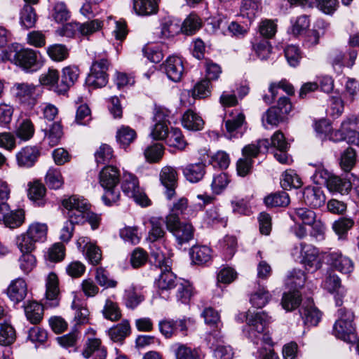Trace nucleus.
Wrapping results in <instances>:
<instances>
[{
  "mask_svg": "<svg viewBox=\"0 0 359 359\" xmlns=\"http://www.w3.org/2000/svg\"><path fill=\"white\" fill-rule=\"evenodd\" d=\"M175 346L174 351L176 359H201L196 349L180 344H176Z\"/></svg>",
  "mask_w": 359,
  "mask_h": 359,
  "instance_id": "64",
  "label": "nucleus"
},
{
  "mask_svg": "<svg viewBox=\"0 0 359 359\" xmlns=\"http://www.w3.org/2000/svg\"><path fill=\"white\" fill-rule=\"evenodd\" d=\"M41 88L32 85L26 86L24 88V107L26 106L28 109H31L36 103Z\"/></svg>",
  "mask_w": 359,
  "mask_h": 359,
  "instance_id": "52",
  "label": "nucleus"
},
{
  "mask_svg": "<svg viewBox=\"0 0 359 359\" xmlns=\"http://www.w3.org/2000/svg\"><path fill=\"white\" fill-rule=\"evenodd\" d=\"M302 301L300 292L294 290L289 292L284 293L281 300L283 308L287 311H290L297 308Z\"/></svg>",
  "mask_w": 359,
  "mask_h": 359,
  "instance_id": "42",
  "label": "nucleus"
},
{
  "mask_svg": "<svg viewBox=\"0 0 359 359\" xmlns=\"http://www.w3.org/2000/svg\"><path fill=\"white\" fill-rule=\"evenodd\" d=\"M59 72L55 69H49L39 78V82L43 86H47L55 93V88L60 86L58 83Z\"/></svg>",
  "mask_w": 359,
  "mask_h": 359,
  "instance_id": "60",
  "label": "nucleus"
},
{
  "mask_svg": "<svg viewBox=\"0 0 359 359\" xmlns=\"http://www.w3.org/2000/svg\"><path fill=\"white\" fill-rule=\"evenodd\" d=\"M102 313L105 318L111 321L118 320L121 317V312L117 303L109 299L106 300Z\"/></svg>",
  "mask_w": 359,
  "mask_h": 359,
  "instance_id": "63",
  "label": "nucleus"
},
{
  "mask_svg": "<svg viewBox=\"0 0 359 359\" xmlns=\"http://www.w3.org/2000/svg\"><path fill=\"white\" fill-rule=\"evenodd\" d=\"M82 355L86 358L93 357V359H105L106 349L101 346V341L98 338L88 337Z\"/></svg>",
  "mask_w": 359,
  "mask_h": 359,
  "instance_id": "17",
  "label": "nucleus"
},
{
  "mask_svg": "<svg viewBox=\"0 0 359 359\" xmlns=\"http://www.w3.org/2000/svg\"><path fill=\"white\" fill-rule=\"evenodd\" d=\"M46 259L51 262H61L65 257V247L63 243H55L47 251Z\"/></svg>",
  "mask_w": 359,
  "mask_h": 359,
  "instance_id": "55",
  "label": "nucleus"
},
{
  "mask_svg": "<svg viewBox=\"0 0 359 359\" xmlns=\"http://www.w3.org/2000/svg\"><path fill=\"white\" fill-rule=\"evenodd\" d=\"M137 137L135 130L127 126H121L116 132V138L121 147L125 148Z\"/></svg>",
  "mask_w": 359,
  "mask_h": 359,
  "instance_id": "36",
  "label": "nucleus"
},
{
  "mask_svg": "<svg viewBox=\"0 0 359 359\" xmlns=\"http://www.w3.org/2000/svg\"><path fill=\"white\" fill-rule=\"evenodd\" d=\"M45 192L46 188L40 182H34L29 185L27 196L31 201L41 205L43 204L42 199L45 195Z\"/></svg>",
  "mask_w": 359,
  "mask_h": 359,
  "instance_id": "58",
  "label": "nucleus"
},
{
  "mask_svg": "<svg viewBox=\"0 0 359 359\" xmlns=\"http://www.w3.org/2000/svg\"><path fill=\"white\" fill-rule=\"evenodd\" d=\"M267 207H286L290 203L289 195L284 191L271 194L264 198Z\"/></svg>",
  "mask_w": 359,
  "mask_h": 359,
  "instance_id": "44",
  "label": "nucleus"
},
{
  "mask_svg": "<svg viewBox=\"0 0 359 359\" xmlns=\"http://www.w3.org/2000/svg\"><path fill=\"white\" fill-rule=\"evenodd\" d=\"M201 18L196 13L189 14L182 25V32L186 34H194L201 27Z\"/></svg>",
  "mask_w": 359,
  "mask_h": 359,
  "instance_id": "49",
  "label": "nucleus"
},
{
  "mask_svg": "<svg viewBox=\"0 0 359 359\" xmlns=\"http://www.w3.org/2000/svg\"><path fill=\"white\" fill-rule=\"evenodd\" d=\"M50 16L57 23L67 21L71 16L69 10L63 1H54L51 5Z\"/></svg>",
  "mask_w": 359,
  "mask_h": 359,
  "instance_id": "29",
  "label": "nucleus"
},
{
  "mask_svg": "<svg viewBox=\"0 0 359 359\" xmlns=\"http://www.w3.org/2000/svg\"><path fill=\"white\" fill-rule=\"evenodd\" d=\"M353 313L346 309L338 310V319L333 326V334L345 341L352 342L356 339L353 324Z\"/></svg>",
  "mask_w": 359,
  "mask_h": 359,
  "instance_id": "3",
  "label": "nucleus"
},
{
  "mask_svg": "<svg viewBox=\"0 0 359 359\" xmlns=\"http://www.w3.org/2000/svg\"><path fill=\"white\" fill-rule=\"evenodd\" d=\"M322 287L330 293L333 294L337 292V294H340L341 297L344 294L341 287V279L333 272H330L327 274L325 280L322 283Z\"/></svg>",
  "mask_w": 359,
  "mask_h": 359,
  "instance_id": "34",
  "label": "nucleus"
},
{
  "mask_svg": "<svg viewBox=\"0 0 359 359\" xmlns=\"http://www.w3.org/2000/svg\"><path fill=\"white\" fill-rule=\"evenodd\" d=\"M110 339L115 342L122 341L130 332V327L128 320H123L121 323L109 330Z\"/></svg>",
  "mask_w": 359,
  "mask_h": 359,
  "instance_id": "37",
  "label": "nucleus"
},
{
  "mask_svg": "<svg viewBox=\"0 0 359 359\" xmlns=\"http://www.w3.org/2000/svg\"><path fill=\"white\" fill-rule=\"evenodd\" d=\"M77 248L86 252V256L93 264H97L101 259L102 254L99 248L90 242L88 237H80L76 241Z\"/></svg>",
  "mask_w": 359,
  "mask_h": 359,
  "instance_id": "16",
  "label": "nucleus"
},
{
  "mask_svg": "<svg viewBox=\"0 0 359 359\" xmlns=\"http://www.w3.org/2000/svg\"><path fill=\"white\" fill-rule=\"evenodd\" d=\"M151 256L155 264L161 269L170 266L171 264L170 252L165 246H158L154 244L151 246Z\"/></svg>",
  "mask_w": 359,
  "mask_h": 359,
  "instance_id": "25",
  "label": "nucleus"
},
{
  "mask_svg": "<svg viewBox=\"0 0 359 359\" xmlns=\"http://www.w3.org/2000/svg\"><path fill=\"white\" fill-rule=\"evenodd\" d=\"M62 136V128L58 122H55L45 133V140L50 147L56 146Z\"/></svg>",
  "mask_w": 359,
  "mask_h": 359,
  "instance_id": "50",
  "label": "nucleus"
},
{
  "mask_svg": "<svg viewBox=\"0 0 359 359\" xmlns=\"http://www.w3.org/2000/svg\"><path fill=\"white\" fill-rule=\"evenodd\" d=\"M182 123L184 128L194 131L201 130L204 125L202 118L191 110H188L184 114Z\"/></svg>",
  "mask_w": 359,
  "mask_h": 359,
  "instance_id": "30",
  "label": "nucleus"
},
{
  "mask_svg": "<svg viewBox=\"0 0 359 359\" xmlns=\"http://www.w3.org/2000/svg\"><path fill=\"white\" fill-rule=\"evenodd\" d=\"M271 294L264 287L259 288L254 292L250 298V302L252 306L255 308H262L268 304L271 299Z\"/></svg>",
  "mask_w": 359,
  "mask_h": 359,
  "instance_id": "46",
  "label": "nucleus"
},
{
  "mask_svg": "<svg viewBox=\"0 0 359 359\" xmlns=\"http://www.w3.org/2000/svg\"><path fill=\"white\" fill-rule=\"evenodd\" d=\"M281 187L285 189H291V188H299L302 182L301 181L300 177L296 174V172L292 170H286L282 175V179L280 180Z\"/></svg>",
  "mask_w": 359,
  "mask_h": 359,
  "instance_id": "47",
  "label": "nucleus"
},
{
  "mask_svg": "<svg viewBox=\"0 0 359 359\" xmlns=\"http://www.w3.org/2000/svg\"><path fill=\"white\" fill-rule=\"evenodd\" d=\"M247 323L246 334L255 347L273 346L270 337L264 333L266 327L271 323L272 318L266 312H248L245 316Z\"/></svg>",
  "mask_w": 359,
  "mask_h": 359,
  "instance_id": "1",
  "label": "nucleus"
},
{
  "mask_svg": "<svg viewBox=\"0 0 359 359\" xmlns=\"http://www.w3.org/2000/svg\"><path fill=\"white\" fill-rule=\"evenodd\" d=\"M341 126L348 141L359 144V120L354 116L348 117L341 123Z\"/></svg>",
  "mask_w": 359,
  "mask_h": 359,
  "instance_id": "21",
  "label": "nucleus"
},
{
  "mask_svg": "<svg viewBox=\"0 0 359 359\" xmlns=\"http://www.w3.org/2000/svg\"><path fill=\"white\" fill-rule=\"evenodd\" d=\"M205 220L208 224H220L224 226L227 222V217L220 208L212 207L206 211Z\"/></svg>",
  "mask_w": 359,
  "mask_h": 359,
  "instance_id": "45",
  "label": "nucleus"
},
{
  "mask_svg": "<svg viewBox=\"0 0 359 359\" xmlns=\"http://www.w3.org/2000/svg\"><path fill=\"white\" fill-rule=\"evenodd\" d=\"M179 215H182L187 218L194 217L196 215L191 207L189 206L188 200L186 198H180L173 203L169 214L165 217V222H168L170 216L180 218Z\"/></svg>",
  "mask_w": 359,
  "mask_h": 359,
  "instance_id": "24",
  "label": "nucleus"
},
{
  "mask_svg": "<svg viewBox=\"0 0 359 359\" xmlns=\"http://www.w3.org/2000/svg\"><path fill=\"white\" fill-rule=\"evenodd\" d=\"M47 233V224L37 222L30 224L26 233H24V244L27 247V251L34 252L36 243H42L46 240Z\"/></svg>",
  "mask_w": 359,
  "mask_h": 359,
  "instance_id": "10",
  "label": "nucleus"
},
{
  "mask_svg": "<svg viewBox=\"0 0 359 359\" xmlns=\"http://www.w3.org/2000/svg\"><path fill=\"white\" fill-rule=\"evenodd\" d=\"M161 273L156 280V285L161 291H168L175 287L179 280L173 272L170 266L161 269Z\"/></svg>",
  "mask_w": 359,
  "mask_h": 359,
  "instance_id": "22",
  "label": "nucleus"
},
{
  "mask_svg": "<svg viewBox=\"0 0 359 359\" xmlns=\"http://www.w3.org/2000/svg\"><path fill=\"white\" fill-rule=\"evenodd\" d=\"M79 76V69L76 66H68L62 69V79L60 86L55 88L58 95L65 94L73 86Z\"/></svg>",
  "mask_w": 359,
  "mask_h": 359,
  "instance_id": "15",
  "label": "nucleus"
},
{
  "mask_svg": "<svg viewBox=\"0 0 359 359\" xmlns=\"http://www.w3.org/2000/svg\"><path fill=\"white\" fill-rule=\"evenodd\" d=\"M327 187L330 191L346 194L350 191L351 184L348 180L341 179L335 175H332L327 182Z\"/></svg>",
  "mask_w": 359,
  "mask_h": 359,
  "instance_id": "35",
  "label": "nucleus"
},
{
  "mask_svg": "<svg viewBox=\"0 0 359 359\" xmlns=\"http://www.w3.org/2000/svg\"><path fill=\"white\" fill-rule=\"evenodd\" d=\"M260 8V2L258 0L256 1H243L239 13L237 16L241 17L244 20L243 24L250 25L256 18L257 13H258Z\"/></svg>",
  "mask_w": 359,
  "mask_h": 359,
  "instance_id": "19",
  "label": "nucleus"
},
{
  "mask_svg": "<svg viewBox=\"0 0 359 359\" xmlns=\"http://www.w3.org/2000/svg\"><path fill=\"white\" fill-rule=\"evenodd\" d=\"M322 258L332 269L340 273L348 274L354 269L353 261L346 255H344L339 250L324 252L321 253Z\"/></svg>",
  "mask_w": 359,
  "mask_h": 359,
  "instance_id": "8",
  "label": "nucleus"
},
{
  "mask_svg": "<svg viewBox=\"0 0 359 359\" xmlns=\"http://www.w3.org/2000/svg\"><path fill=\"white\" fill-rule=\"evenodd\" d=\"M269 149V140L268 139L259 140L256 143L245 146L242 153L244 157L251 158L256 157L259 152L267 151Z\"/></svg>",
  "mask_w": 359,
  "mask_h": 359,
  "instance_id": "33",
  "label": "nucleus"
},
{
  "mask_svg": "<svg viewBox=\"0 0 359 359\" xmlns=\"http://www.w3.org/2000/svg\"><path fill=\"white\" fill-rule=\"evenodd\" d=\"M43 65L39 52L24 49V72L32 73L39 70Z\"/></svg>",
  "mask_w": 359,
  "mask_h": 359,
  "instance_id": "20",
  "label": "nucleus"
},
{
  "mask_svg": "<svg viewBox=\"0 0 359 359\" xmlns=\"http://www.w3.org/2000/svg\"><path fill=\"white\" fill-rule=\"evenodd\" d=\"M46 183L53 189H58L63 185L64 180L59 169L50 168L46 175Z\"/></svg>",
  "mask_w": 359,
  "mask_h": 359,
  "instance_id": "51",
  "label": "nucleus"
},
{
  "mask_svg": "<svg viewBox=\"0 0 359 359\" xmlns=\"http://www.w3.org/2000/svg\"><path fill=\"white\" fill-rule=\"evenodd\" d=\"M99 183L104 193L102 196L104 203L111 205L118 201L120 191L118 184L120 182L119 170L113 165L104 167L99 173Z\"/></svg>",
  "mask_w": 359,
  "mask_h": 359,
  "instance_id": "2",
  "label": "nucleus"
},
{
  "mask_svg": "<svg viewBox=\"0 0 359 359\" xmlns=\"http://www.w3.org/2000/svg\"><path fill=\"white\" fill-rule=\"evenodd\" d=\"M211 83L209 80L203 79L198 82L191 91L193 100L203 99L210 96Z\"/></svg>",
  "mask_w": 359,
  "mask_h": 359,
  "instance_id": "57",
  "label": "nucleus"
},
{
  "mask_svg": "<svg viewBox=\"0 0 359 359\" xmlns=\"http://www.w3.org/2000/svg\"><path fill=\"white\" fill-rule=\"evenodd\" d=\"M166 143L169 147L184 150L187 144L180 129L173 128L168 132Z\"/></svg>",
  "mask_w": 359,
  "mask_h": 359,
  "instance_id": "39",
  "label": "nucleus"
},
{
  "mask_svg": "<svg viewBox=\"0 0 359 359\" xmlns=\"http://www.w3.org/2000/svg\"><path fill=\"white\" fill-rule=\"evenodd\" d=\"M300 313L304 324L307 325H316L321 318L320 311L311 303L303 306L300 310Z\"/></svg>",
  "mask_w": 359,
  "mask_h": 359,
  "instance_id": "31",
  "label": "nucleus"
},
{
  "mask_svg": "<svg viewBox=\"0 0 359 359\" xmlns=\"http://www.w3.org/2000/svg\"><path fill=\"white\" fill-rule=\"evenodd\" d=\"M44 305L37 302H29L24 306V313L27 320L33 325H38L43 319Z\"/></svg>",
  "mask_w": 359,
  "mask_h": 359,
  "instance_id": "26",
  "label": "nucleus"
},
{
  "mask_svg": "<svg viewBox=\"0 0 359 359\" xmlns=\"http://www.w3.org/2000/svg\"><path fill=\"white\" fill-rule=\"evenodd\" d=\"M151 229L149 231L147 239L154 243L155 241L163 238L165 234V231L163 229V221L161 218L152 217L149 220Z\"/></svg>",
  "mask_w": 359,
  "mask_h": 359,
  "instance_id": "38",
  "label": "nucleus"
},
{
  "mask_svg": "<svg viewBox=\"0 0 359 359\" xmlns=\"http://www.w3.org/2000/svg\"><path fill=\"white\" fill-rule=\"evenodd\" d=\"M164 148L162 144L156 143L148 146L144 151L147 161L149 163H157L163 157Z\"/></svg>",
  "mask_w": 359,
  "mask_h": 359,
  "instance_id": "54",
  "label": "nucleus"
},
{
  "mask_svg": "<svg viewBox=\"0 0 359 359\" xmlns=\"http://www.w3.org/2000/svg\"><path fill=\"white\" fill-rule=\"evenodd\" d=\"M48 56L54 61L60 62L69 55L67 48L62 44H53L47 48Z\"/></svg>",
  "mask_w": 359,
  "mask_h": 359,
  "instance_id": "62",
  "label": "nucleus"
},
{
  "mask_svg": "<svg viewBox=\"0 0 359 359\" xmlns=\"http://www.w3.org/2000/svg\"><path fill=\"white\" fill-rule=\"evenodd\" d=\"M62 205L67 210V217L76 223H84L85 213L89 210L87 201L81 196H72L62 201Z\"/></svg>",
  "mask_w": 359,
  "mask_h": 359,
  "instance_id": "6",
  "label": "nucleus"
},
{
  "mask_svg": "<svg viewBox=\"0 0 359 359\" xmlns=\"http://www.w3.org/2000/svg\"><path fill=\"white\" fill-rule=\"evenodd\" d=\"M123 298L126 306L131 309L136 308L144 299V295L137 291L134 285H130L125 290Z\"/></svg>",
  "mask_w": 359,
  "mask_h": 359,
  "instance_id": "40",
  "label": "nucleus"
},
{
  "mask_svg": "<svg viewBox=\"0 0 359 359\" xmlns=\"http://www.w3.org/2000/svg\"><path fill=\"white\" fill-rule=\"evenodd\" d=\"M60 304L59 280L56 273H50L46 279L44 306L46 309L56 308Z\"/></svg>",
  "mask_w": 359,
  "mask_h": 359,
  "instance_id": "11",
  "label": "nucleus"
},
{
  "mask_svg": "<svg viewBox=\"0 0 359 359\" xmlns=\"http://www.w3.org/2000/svg\"><path fill=\"white\" fill-rule=\"evenodd\" d=\"M177 287V298L178 301L182 303H187L189 302L193 295V287L189 282L182 280H180L176 285Z\"/></svg>",
  "mask_w": 359,
  "mask_h": 359,
  "instance_id": "56",
  "label": "nucleus"
},
{
  "mask_svg": "<svg viewBox=\"0 0 359 359\" xmlns=\"http://www.w3.org/2000/svg\"><path fill=\"white\" fill-rule=\"evenodd\" d=\"M163 66L169 79L174 82H178L182 79L184 67L181 57L177 55L169 56L165 61Z\"/></svg>",
  "mask_w": 359,
  "mask_h": 359,
  "instance_id": "12",
  "label": "nucleus"
},
{
  "mask_svg": "<svg viewBox=\"0 0 359 359\" xmlns=\"http://www.w3.org/2000/svg\"><path fill=\"white\" fill-rule=\"evenodd\" d=\"M103 21L100 19H94L79 24V32L84 36H88L102 29Z\"/></svg>",
  "mask_w": 359,
  "mask_h": 359,
  "instance_id": "53",
  "label": "nucleus"
},
{
  "mask_svg": "<svg viewBox=\"0 0 359 359\" xmlns=\"http://www.w3.org/2000/svg\"><path fill=\"white\" fill-rule=\"evenodd\" d=\"M6 60L17 66L22 67V44L20 43H12L4 53Z\"/></svg>",
  "mask_w": 359,
  "mask_h": 359,
  "instance_id": "32",
  "label": "nucleus"
},
{
  "mask_svg": "<svg viewBox=\"0 0 359 359\" xmlns=\"http://www.w3.org/2000/svg\"><path fill=\"white\" fill-rule=\"evenodd\" d=\"M299 253L301 256V263L306 269L315 271L322 267L323 261L319 257L320 252L318 249L315 246L301 243L299 246H294L292 251L293 256Z\"/></svg>",
  "mask_w": 359,
  "mask_h": 359,
  "instance_id": "5",
  "label": "nucleus"
},
{
  "mask_svg": "<svg viewBox=\"0 0 359 359\" xmlns=\"http://www.w3.org/2000/svg\"><path fill=\"white\" fill-rule=\"evenodd\" d=\"M9 299L14 304H18L22 300V279L16 278L11 282L6 290Z\"/></svg>",
  "mask_w": 359,
  "mask_h": 359,
  "instance_id": "43",
  "label": "nucleus"
},
{
  "mask_svg": "<svg viewBox=\"0 0 359 359\" xmlns=\"http://www.w3.org/2000/svg\"><path fill=\"white\" fill-rule=\"evenodd\" d=\"M245 122V116L241 112H237L236 116L225 121V126L228 133V138L231 139L236 137L237 130L242 126Z\"/></svg>",
  "mask_w": 359,
  "mask_h": 359,
  "instance_id": "48",
  "label": "nucleus"
},
{
  "mask_svg": "<svg viewBox=\"0 0 359 359\" xmlns=\"http://www.w3.org/2000/svg\"><path fill=\"white\" fill-rule=\"evenodd\" d=\"M185 178L191 183L201 180L205 173V165L203 163H190L182 170Z\"/></svg>",
  "mask_w": 359,
  "mask_h": 359,
  "instance_id": "27",
  "label": "nucleus"
},
{
  "mask_svg": "<svg viewBox=\"0 0 359 359\" xmlns=\"http://www.w3.org/2000/svg\"><path fill=\"white\" fill-rule=\"evenodd\" d=\"M133 9L138 15L155 14L158 9V0H133Z\"/></svg>",
  "mask_w": 359,
  "mask_h": 359,
  "instance_id": "28",
  "label": "nucleus"
},
{
  "mask_svg": "<svg viewBox=\"0 0 359 359\" xmlns=\"http://www.w3.org/2000/svg\"><path fill=\"white\" fill-rule=\"evenodd\" d=\"M22 217L21 210L11 211L7 203H0V222H3L6 226L10 229L20 226L22 223Z\"/></svg>",
  "mask_w": 359,
  "mask_h": 359,
  "instance_id": "14",
  "label": "nucleus"
},
{
  "mask_svg": "<svg viewBox=\"0 0 359 359\" xmlns=\"http://www.w3.org/2000/svg\"><path fill=\"white\" fill-rule=\"evenodd\" d=\"M191 257L196 264L206 263L211 259V250L205 245L193 246L190 252Z\"/></svg>",
  "mask_w": 359,
  "mask_h": 359,
  "instance_id": "41",
  "label": "nucleus"
},
{
  "mask_svg": "<svg viewBox=\"0 0 359 359\" xmlns=\"http://www.w3.org/2000/svg\"><path fill=\"white\" fill-rule=\"evenodd\" d=\"M178 175L175 168L171 166H165L160 172V180L165 187V194L168 199H171L175 195V189L177 186Z\"/></svg>",
  "mask_w": 359,
  "mask_h": 359,
  "instance_id": "13",
  "label": "nucleus"
},
{
  "mask_svg": "<svg viewBox=\"0 0 359 359\" xmlns=\"http://www.w3.org/2000/svg\"><path fill=\"white\" fill-rule=\"evenodd\" d=\"M109 62L106 59H101L93 63L90 72L86 79V84L94 88L104 86L108 81L107 71Z\"/></svg>",
  "mask_w": 359,
  "mask_h": 359,
  "instance_id": "9",
  "label": "nucleus"
},
{
  "mask_svg": "<svg viewBox=\"0 0 359 359\" xmlns=\"http://www.w3.org/2000/svg\"><path fill=\"white\" fill-rule=\"evenodd\" d=\"M40 156L41 150L37 146L24 147V167L31 168L34 166Z\"/></svg>",
  "mask_w": 359,
  "mask_h": 359,
  "instance_id": "61",
  "label": "nucleus"
},
{
  "mask_svg": "<svg viewBox=\"0 0 359 359\" xmlns=\"http://www.w3.org/2000/svg\"><path fill=\"white\" fill-rule=\"evenodd\" d=\"M182 32L180 22L171 17L164 18L160 26V37L161 39H169L175 36Z\"/></svg>",
  "mask_w": 359,
  "mask_h": 359,
  "instance_id": "23",
  "label": "nucleus"
},
{
  "mask_svg": "<svg viewBox=\"0 0 359 359\" xmlns=\"http://www.w3.org/2000/svg\"><path fill=\"white\" fill-rule=\"evenodd\" d=\"M165 224L168 230L172 233L180 245L189 242L194 237V229L191 223L181 222L180 218L170 216Z\"/></svg>",
  "mask_w": 359,
  "mask_h": 359,
  "instance_id": "7",
  "label": "nucleus"
},
{
  "mask_svg": "<svg viewBox=\"0 0 359 359\" xmlns=\"http://www.w3.org/2000/svg\"><path fill=\"white\" fill-rule=\"evenodd\" d=\"M304 203L312 208H320L325 204V196L318 187H307L303 193Z\"/></svg>",
  "mask_w": 359,
  "mask_h": 359,
  "instance_id": "18",
  "label": "nucleus"
},
{
  "mask_svg": "<svg viewBox=\"0 0 359 359\" xmlns=\"http://www.w3.org/2000/svg\"><path fill=\"white\" fill-rule=\"evenodd\" d=\"M15 331L8 323H0V344L8 346L15 340Z\"/></svg>",
  "mask_w": 359,
  "mask_h": 359,
  "instance_id": "59",
  "label": "nucleus"
},
{
  "mask_svg": "<svg viewBox=\"0 0 359 359\" xmlns=\"http://www.w3.org/2000/svg\"><path fill=\"white\" fill-rule=\"evenodd\" d=\"M121 189L127 196L133 198L141 206H148L150 204L149 198L140 187L139 180L135 175L127 172L123 173Z\"/></svg>",
  "mask_w": 359,
  "mask_h": 359,
  "instance_id": "4",
  "label": "nucleus"
}]
</instances>
